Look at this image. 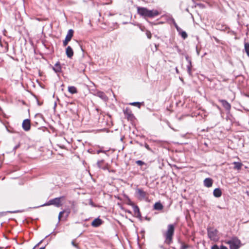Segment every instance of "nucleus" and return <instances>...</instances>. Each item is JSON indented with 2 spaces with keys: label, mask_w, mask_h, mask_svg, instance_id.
Returning a JSON list of instances; mask_svg holds the SVG:
<instances>
[{
  "label": "nucleus",
  "mask_w": 249,
  "mask_h": 249,
  "mask_svg": "<svg viewBox=\"0 0 249 249\" xmlns=\"http://www.w3.org/2000/svg\"><path fill=\"white\" fill-rule=\"evenodd\" d=\"M137 12L138 14L145 18H153L160 14V12L157 10L152 9L150 10L147 8L141 7H138L137 8Z\"/></svg>",
  "instance_id": "nucleus-1"
},
{
  "label": "nucleus",
  "mask_w": 249,
  "mask_h": 249,
  "mask_svg": "<svg viewBox=\"0 0 249 249\" xmlns=\"http://www.w3.org/2000/svg\"><path fill=\"white\" fill-rule=\"evenodd\" d=\"M175 231V226L173 224L168 225L167 231L163 233L165 238V243L170 245L172 243L173 236Z\"/></svg>",
  "instance_id": "nucleus-2"
},
{
  "label": "nucleus",
  "mask_w": 249,
  "mask_h": 249,
  "mask_svg": "<svg viewBox=\"0 0 249 249\" xmlns=\"http://www.w3.org/2000/svg\"><path fill=\"white\" fill-rule=\"evenodd\" d=\"M230 245V249H238L240 247L241 242L236 237H233L226 242Z\"/></svg>",
  "instance_id": "nucleus-3"
},
{
  "label": "nucleus",
  "mask_w": 249,
  "mask_h": 249,
  "mask_svg": "<svg viewBox=\"0 0 249 249\" xmlns=\"http://www.w3.org/2000/svg\"><path fill=\"white\" fill-rule=\"evenodd\" d=\"M208 235L211 240L217 241L218 239L217 231L213 228H209L207 229Z\"/></svg>",
  "instance_id": "nucleus-4"
},
{
  "label": "nucleus",
  "mask_w": 249,
  "mask_h": 249,
  "mask_svg": "<svg viewBox=\"0 0 249 249\" xmlns=\"http://www.w3.org/2000/svg\"><path fill=\"white\" fill-rule=\"evenodd\" d=\"M64 198V196L55 198L54 199L49 200V201L47 203L45 204L42 206L53 205L57 207H59L62 205V204L61 203V199H63Z\"/></svg>",
  "instance_id": "nucleus-5"
},
{
  "label": "nucleus",
  "mask_w": 249,
  "mask_h": 249,
  "mask_svg": "<svg viewBox=\"0 0 249 249\" xmlns=\"http://www.w3.org/2000/svg\"><path fill=\"white\" fill-rule=\"evenodd\" d=\"M136 194L137 195L138 198L140 200L147 199V194L146 192L143 191L141 189H137L136 190Z\"/></svg>",
  "instance_id": "nucleus-6"
},
{
  "label": "nucleus",
  "mask_w": 249,
  "mask_h": 249,
  "mask_svg": "<svg viewBox=\"0 0 249 249\" xmlns=\"http://www.w3.org/2000/svg\"><path fill=\"white\" fill-rule=\"evenodd\" d=\"M73 34V31L72 29H70L68 31L67 35L66 36L65 40L63 41V46H66L68 43V42L71 40Z\"/></svg>",
  "instance_id": "nucleus-7"
},
{
  "label": "nucleus",
  "mask_w": 249,
  "mask_h": 249,
  "mask_svg": "<svg viewBox=\"0 0 249 249\" xmlns=\"http://www.w3.org/2000/svg\"><path fill=\"white\" fill-rule=\"evenodd\" d=\"M23 129L26 131H28L31 128V124L30 121L29 119H25L23 121L22 124Z\"/></svg>",
  "instance_id": "nucleus-8"
},
{
  "label": "nucleus",
  "mask_w": 249,
  "mask_h": 249,
  "mask_svg": "<svg viewBox=\"0 0 249 249\" xmlns=\"http://www.w3.org/2000/svg\"><path fill=\"white\" fill-rule=\"evenodd\" d=\"M219 101L221 103L223 107L227 110L229 111L231 109V105L226 100H219Z\"/></svg>",
  "instance_id": "nucleus-9"
},
{
  "label": "nucleus",
  "mask_w": 249,
  "mask_h": 249,
  "mask_svg": "<svg viewBox=\"0 0 249 249\" xmlns=\"http://www.w3.org/2000/svg\"><path fill=\"white\" fill-rule=\"evenodd\" d=\"M94 95L99 97L102 100H104L105 101L107 100V98L106 94L102 91H97L95 93Z\"/></svg>",
  "instance_id": "nucleus-10"
},
{
  "label": "nucleus",
  "mask_w": 249,
  "mask_h": 249,
  "mask_svg": "<svg viewBox=\"0 0 249 249\" xmlns=\"http://www.w3.org/2000/svg\"><path fill=\"white\" fill-rule=\"evenodd\" d=\"M66 53L68 58H71L73 55V52L70 46H68L66 49Z\"/></svg>",
  "instance_id": "nucleus-11"
},
{
  "label": "nucleus",
  "mask_w": 249,
  "mask_h": 249,
  "mask_svg": "<svg viewBox=\"0 0 249 249\" xmlns=\"http://www.w3.org/2000/svg\"><path fill=\"white\" fill-rule=\"evenodd\" d=\"M185 58H186V60L188 61V62L189 63V64L187 66V72L190 75H191V74H192L191 68L192 67L191 61L188 56H186L185 57Z\"/></svg>",
  "instance_id": "nucleus-12"
},
{
  "label": "nucleus",
  "mask_w": 249,
  "mask_h": 249,
  "mask_svg": "<svg viewBox=\"0 0 249 249\" xmlns=\"http://www.w3.org/2000/svg\"><path fill=\"white\" fill-rule=\"evenodd\" d=\"M102 224V221L99 218L95 219L91 223V225L94 227H99Z\"/></svg>",
  "instance_id": "nucleus-13"
},
{
  "label": "nucleus",
  "mask_w": 249,
  "mask_h": 249,
  "mask_svg": "<svg viewBox=\"0 0 249 249\" xmlns=\"http://www.w3.org/2000/svg\"><path fill=\"white\" fill-rule=\"evenodd\" d=\"M204 185L207 187H210L213 185V180L210 178H206L204 180Z\"/></svg>",
  "instance_id": "nucleus-14"
},
{
  "label": "nucleus",
  "mask_w": 249,
  "mask_h": 249,
  "mask_svg": "<svg viewBox=\"0 0 249 249\" xmlns=\"http://www.w3.org/2000/svg\"><path fill=\"white\" fill-rule=\"evenodd\" d=\"M131 205L133 207V211L136 216L137 217L140 216L141 213L139 207L137 205H134V204H131Z\"/></svg>",
  "instance_id": "nucleus-15"
},
{
  "label": "nucleus",
  "mask_w": 249,
  "mask_h": 249,
  "mask_svg": "<svg viewBox=\"0 0 249 249\" xmlns=\"http://www.w3.org/2000/svg\"><path fill=\"white\" fill-rule=\"evenodd\" d=\"M53 69L56 73L60 72L61 71V67L59 62H57L54 65V67L53 68Z\"/></svg>",
  "instance_id": "nucleus-16"
},
{
  "label": "nucleus",
  "mask_w": 249,
  "mask_h": 249,
  "mask_svg": "<svg viewBox=\"0 0 249 249\" xmlns=\"http://www.w3.org/2000/svg\"><path fill=\"white\" fill-rule=\"evenodd\" d=\"M213 196L216 197H219L221 196L222 192L219 188H216L213 192Z\"/></svg>",
  "instance_id": "nucleus-17"
},
{
  "label": "nucleus",
  "mask_w": 249,
  "mask_h": 249,
  "mask_svg": "<svg viewBox=\"0 0 249 249\" xmlns=\"http://www.w3.org/2000/svg\"><path fill=\"white\" fill-rule=\"evenodd\" d=\"M163 208V205L160 202H156L154 205V209L156 210H161Z\"/></svg>",
  "instance_id": "nucleus-18"
},
{
  "label": "nucleus",
  "mask_w": 249,
  "mask_h": 249,
  "mask_svg": "<svg viewBox=\"0 0 249 249\" xmlns=\"http://www.w3.org/2000/svg\"><path fill=\"white\" fill-rule=\"evenodd\" d=\"M68 91L71 94L76 93L77 90L76 88L74 86H70L68 87Z\"/></svg>",
  "instance_id": "nucleus-19"
},
{
  "label": "nucleus",
  "mask_w": 249,
  "mask_h": 249,
  "mask_svg": "<svg viewBox=\"0 0 249 249\" xmlns=\"http://www.w3.org/2000/svg\"><path fill=\"white\" fill-rule=\"evenodd\" d=\"M233 164L234 165V169L237 170L241 169L243 164L241 162H234Z\"/></svg>",
  "instance_id": "nucleus-20"
},
{
  "label": "nucleus",
  "mask_w": 249,
  "mask_h": 249,
  "mask_svg": "<svg viewBox=\"0 0 249 249\" xmlns=\"http://www.w3.org/2000/svg\"><path fill=\"white\" fill-rule=\"evenodd\" d=\"M64 213H66V216L67 217L69 214H70V211L69 210H66V211H63L62 212H60L59 213V215H58V219L59 220H60L61 219V218L62 216V214H64Z\"/></svg>",
  "instance_id": "nucleus-21"
},
{
  "label": "nucleus",
  "mask_w": 249,
  "mask_h": 249,
  "mask_svg": "<svg viewBox=\"0 0 249 249\" xmlns=\"http://www.w3.org/2000/svg\"><path fill=\"white\" fill-rule=\"evenodd\" d=\"M244 47L245 51L247 53V55L249 57V43L248 42H245Z\"/></svg>",
  "instance_id": "nucleus-22"
},
{
  "label": "nucleus",
  "mask_w": 249,
  "mask_h": 249,
  "mask_svg": "<svg viewBox=\"0 0 249 249\" xmlns=\"http://www.w3.org/2000/svg\"><path fill=\"white\" fill-rule=\"evenodd\" d=\"M211 249H228L226 247L221 245L219 247L217 245H214L211 247Z\"/></svg>",
  "instance_id": "nucleus-23"
},
{
  "label": "nucleus",
  "mask_w": 249,
  "mask_h": 249,
  "mask_svg": "<svg viewBox=\"0 0 249 249\" xmlns=\"http://www.w3.org/2000/svg\"><path fill=\"white\" fill-rule=\"evenodd\" d=\"M129 105L134 106H137L139 108L141 107V103L139 102H132L129 103Z\"/></svg>",
  "instance_id": "nucleus-24"
},
{
  "label": "nucleus",
  "mask_w": 249,
  "mask_h": 249,
  "mask_svg": "<svg viewBox=\"0 0 249 249\" xmlns=\"http://www.w3.org/2000/svg\"><path fill=\"white\" fill-rule=\"evenodd\" d=\"M104 162V160H100V161H98L97 163V165L98 166V167L99 168H103V169H105L104 168H103L102 167V163H103Z\"/></svg>",
  "instance_id": "nucleus-25"
},
{
  "label": "nucleus",
  "mask_w": 249,
  "mask_h": 249,
  "mask_svg": "<svg viewBox=\"0 0 249 249\" xmlns=\"http://www.w3.org/2000/svg\"><path fill=\"white\" fill-rule=\"evenodd\" d=\"M136 163L137 165H139V166H142L143 165H145V163H144L143 161H142V160H137L136 161Z\"/></svg>",
  "instance_id": "nucleus-26"
},
{
  "label": "nucleus",
  "mask_w": 249,
  "mask_h": 249,
  "mask_svg": "<svg viewBox=\"0 0 249 249\" xmlns=\"http://www.w3.org/2000/svg\"><path fill=\"white\" fill-rule=\"evenodd\" d=\"M179 33H180V35L181 36L184 38H186L187 36V35L186 34V33L184 31H180Z\"/></svg>",
  "instance_id": "nucleus-27"
},
{
  "label": "nucleus",
  "mask_w": 249,
  "mask_h": 249,
  "mask_svg": "<svg viewBox=\"0 0 249 249\" xmlns=\"http://www.w3.org/2000/svg\"><path fill=\"white\" fill-rule=\"evenodd\" d=\"M174 25L178 32H180L181 31V29L178 26L176 23H174Z\"/></svg>",
  "instance_id": "nucleus-28"
},
{
  "label": "nucleus",
  "mask_w": 249,
  "mask_h": 249,
  "mask_svg": "<svg viewBox=\"0 0 249 249\" xmlns=\"http://www.w3.org/2000/svg\"><path fill=\"white\" fill-rule=\"evenodd\" d=\"M146 36L148 37V38L151 39L152 36H151V34L150 31H146Z\"/></svg>",
  "instance_id": "nucleus-29"
},
{
  "label": "nucleus",
  "mask_w": 249,
  "mask_h": 249,
  "mask_svg": "<svg viewBox=\"0 0 249 249\" xmlns=\"http://www.w3.org/2000/svg\"><path fill=\"white\" fill-rule=\"evenodd\" d=\"M188 248H189V246L187 245L182 243L180 249H187Z\"/></svg>",
  "instance_id": "nucleus-30"
},
{
  "label": "nucleus",
  "mask_w": 249,
  "mask_h": 249,
  "mask_svg": "<svg viewBox=\"0 0 249 249\" xmlns=\"http://www.w3.org/2000/svg\"><path fill=\"white\" fill-rule=\"evenodd\" d=\"M22 212H23V211L18 210V211H8V212L10 213H21Z\"/></svg>",
  "instance_id": "nucleus-31"
},
{
  "label": "nucleus",
  "mask_w": 249,
  "mask_h": 249,
  "mask_svg": "<svg viewBox=\"0 0 249 249\" xmlns=\"http://www.w3.org/2000/svg\"><path fill=\"white\" fill-rule=\"evenodd\" d=\"M170 20H171V22H172L173 24H174V23H176V22H175V19H174L173 18H171V19H170Z\"/></svg>",
  "instance_id": "nucleus-32"
},
{
  "label": "nucleus",
  "mask_w": 249,
  "mask_h": 249,
  "mask_svg": "<svg viewBox=\"0 0 249 249\" xmlns=\"http://www.w3.org/2000/svg\"><path fill=\"white\" fill-rule=\"evenodd\" d=\"M71 244H72V245L73 246H74V247H76V246H76V245L74 243V241H72Z\"/></svg>",
  "instance_id": "nucleus-33"
},
{
  "label": "nucleus",
  "mask_w": 249,
  "mask_h": 249,
  "mask_svg": "<svg viewBox=\"0 0 249 249\" xmlns=\"http://www.w3.org/2000/svg\"><path fill=\"white\" fill-rule=\"evenodd\" d=\"M4 213H0V217L4 215Z\"/></svg>",
  "instance_id": "nucleus-34"
},
{
  "label": "nucleus",
  "mask_w": 249,
  "mask_h": 249,
  "mask_svg": "<svg viewBox=\"0 0 249 249\" xmlns=\"http://www.w3.org/2000/svg\"><path fill=\"white\" fill-rule=\"evenodd\" d=\"M42 242V240H41L40 242H39L36 245V246H39Z\"/></svg>",
  "instance_id": "nucleus-35"
},
{
  "label": "nucleus",
  "mask_w": 249,
  "mask_h": 249,
  "mask_svg": "<svg viewBox=\"0 0 249 249\" xmlns=\"http://www.w3.org/2000/svg\"><path fill=\"white\" fill-rule=\"evenodd\" d=\"M176 72H178V69H177V68H176Z\"/></svg>",
  "instance_id": "nucleus-36"
},
{
  "label": "nucleus",
  "mask_w": 249,
  "mask_h": 249,
  "mask_svg": "<svg viewBox=\"0 0 249 249\" xmlns=\"http://www.w3.org/2000/svg\"><path fill=\"white\" fill-rule=\"evenodd\" d=\"M39 249H45V247L40 248Z\"/></svg>",
  "instance_id": "nucleus-37"
},
{
  "label": "nucleus",
  "mask_w": 249,
  "mask_h": 249,
  "mask_svg": "<svg viewBox=\"0 0 249 249\" xmlns=\"http://www.w3.org/2000/svg\"><path fill=\"white\" fill-rule=\"evenodd\" d=\"M18 147V146H16L15 147V149H17Z\"/></svg>",
  "instance_id": "nucleus-38"
},
{
  "label": "nucleus",
  "mask_w": 249,
  "mask_h": 249,
  "mask_svg": "<svg viewBox=\"0 0 249 249\" xmlns=\"http://www.w3.org/2000/svg\"><path fill=\"white\" fill-rule=\"evenodd\" d=\"M126 110H124V113H126Z\"/></svg>",
  "instance_id": "nucleus-39"
}]
</instances>
